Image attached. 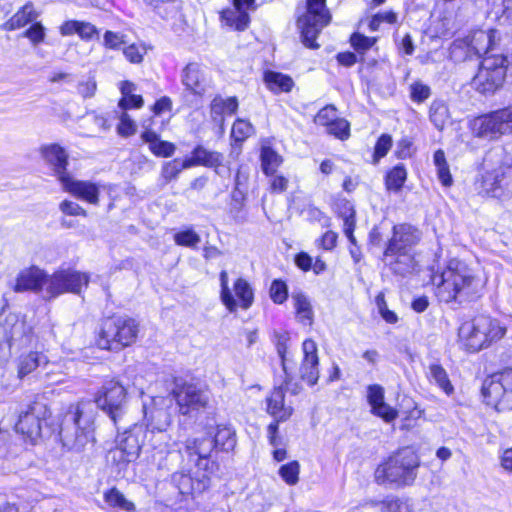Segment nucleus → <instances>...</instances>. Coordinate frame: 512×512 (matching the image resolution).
I'll use <instances>...</instances> for the list:
<instances>
[{
    "label": "nucleus",
    "mask_w": 512,
    "mask_h": 512,
    "mask_svg": "<svg viewBox=\"0 0 512 512\" xmlns=\"http://www.w3.org/2000/svg\"><path fill=\"white\" fill-rule=\"evenodd\" d=\"M432 282L436 286V296L445 303L475 301L484 290V281L457 259L450 260L440 273H435Z\"/></svg>",
    "instance_id": "nucleus-1"
},
{
    "label": "nucleus",
    "mask_w": 512,
    "mask_h": 512,
    "mask_svg": "<svg viewBox=\"0 0 512 512\" xmlns=\"http://www.w3.org/2000/svg\"><path fill=\"white\" fill-rule=\"evenodd\" d=\"M144 419V427L151 435V462L158 469H170V459H177L179 453L173 449L171 437L166 433L172 422L166 400L163 397L154 398L151 406H144Z\"/></svg>",
    "instance_id": "nucleus-2"
},
{
    "label": "nucleus",
    "mask_w": 512,
    "mask_h": 512,
    "mask_svg": "<svg viewBox=\"0 0 512 512\" xmlns=\"http://www.w3.org/2000/svg\"><path fill=\"white\" fill-rule=\"evenodd\" d=\"M419 456L410 448H403L391 455L375 470V480L381 485L404 487L411 485L417 477Z\"/></svg>",
    "instance_id": "nucleus-3"
},
{
    "label": "nucleus",
    "mask_w": 512,
    "mask_h": 512,
    "mask_svg": "<svg viewBox=\"0 0 512 512\" xmlns=\"http://www.w3.org/2000/svg\"><path fill=\"white\" fill-rule=\"evenodd\" d=\"M89 403L79 402L70 405L63 415L59 436L64 447L70 451L80 452L93 442V427L90 417L85 412Z\"/></svg>",
    "instance_id": "nucleus-4"
},
{
    "label": "nucleus",
    "mask_w": 512,
    "mask_h": 512,
    "mask_svg": "<svg viewBox=\"0 0 512 512\" xmlns=\"http://www.w3.org/2000/svg\"><path fill=\"white\" fill-rule=\"evenodd\" d=\"M139 333V323L128 316L103 319L96 332L95 344L100 349L119 351L132 345Z\"/></svg>",
    "instance_id": "nucleus-5"
},
{
    "label": "nucleus",
    "mask_w": 512,
    "mask_h": 512,
    "mask_svg": "<svg viewBox=\"0 0 512 512\" xmlns=\"http://www.w3.org/2000/svg\"><path fill=\"white\" fill-rule=\"evenodd\" d=\"M506 333L499 321L487 315H479L459 328V339L468 352H478L499 341Z\"/></svg>",
    "instance_id": "nucleus-6"
},
{
    "label": "nucleus",
    "mask_w": 512,
    "mask_h": 512,
    "mask_svg": "<svg viewBox=\"0 0 512 512\" xmlns=\"http://www.w3.org/2000/svg\"><path fill=\"white\" fill-rule=\"evenodd\" d=\"M506 71L505 56L488 55L483 58L477 74L472 79V86L481 94H493L502 87Z\"/></svg>",
    "instance_id": "nucleus-7"
},
{
    "label": "nucleus",
    "mask_w": 512,
    "mask_h": 512,
    "mask_svg": "<svg viewBox=\"0 0 512 512\" xmlns=\"http://www.w3.org/2000/svg\"><path fill=\"white\" fill-rule=\"evenodd\" d=\"M326 0H307V12L298 19L302 41L308 48H318L315 42L321 30L331 21Z\"/></svg>",
    "instance_id": "nucleus-8"
},
{
    "label": "nucleus",
    "mask_w": 512,
    "mask_h": 512,
    "mask_svg": "<svg viewBox=\"0 0 512 512\" xmlns=\"http://www.w3.org/2000/svg\"><path fill=\"white\" fill-rule=\"evenodd\" d=\"M475 136L487 140L512 133V107L502 108L476 117L471 124Z\"/></svg>",
    "instance_id": "nucleus-9"
},
{
    "label": "nucleus",
    "mask_w": 512,
    "mask_h": 512,
    "mask_svg": "<svg viewBox=\"0 0 512 512\" xmlns=\"http://www.w3.org/2000/svg\"><path fill=\"white\" fill-rule=\"evenodd\" d=\"M481 391L488 405L497 410L512 409V370H504L487 377Z\"/></svg>",
    "instance_id": "nucleus-10"
},
{
    "label": "nucleus",
    "mask_w": 512,
    "mask_h": 512,
    "mask_svg": "<svg viewBox=\"0 0 512 512\" xmlns=\"http://www.w3.org/2000/svg\"><path fill=\"white\" fill-rule=\"evenodd\" d=\"M171 394L176 401L179 413L184 416L206 408L210 401L208 390L192 382H176Z\"/></svg>",
    "instance_id": "nucleus-11"
},
{
    "label": "nucleus",
    "mask_w": 512,
    "mask_h": 512,
    "mask_svg": "<svg viewBox=\"0 0 512 512\" xmlns=\"http://www.w3.org/2000/svg\"><path fill=\"white\" fill-rule=\"evenodd\" d=\"M97 406L105 411L116 426L126 415V389L118 381H106L95 397ZM119 429V427H117Z\"/></svg>",
    "instance_id": "nucleus-12"
},
{
    "label": "nucleus",
    "mask_w": 512,
    "mask_h": 512,
    "mask_svg": "<svg viewBox=\"0 0 512 512\" xmlns=\"http://www.w3.org/2000/svg\"><path fill=\"white\" fill-rule=\"evenodd\" d=\"M147 436V429L140 424H134L124 430L117 438L116 448L110 451L112 460L118 465L136 460Z\"/></svg>",
    "instance_id": "nucleus-13"
},
{
    "label": "nucleus",
    "mask_w": 512,
    "mask_h": 512,
    "mask_svg": "<svg viewBox=\"0 0 512 512\" xmlns=\"http://www.w3.org/2000/svg\"><path fill=\"white\" fill-rule=\"evenodd\" d=\"M50 416L51 411L46 403L33 402L27 410L21 412L15 429L34 444L41 438L44 426L47 425Z\"/></svg>",
    "instance_id": "nucleus-14"
},
{
    "label": "nucleus",
    "mask_w": 512,
    "mask_h": 512,
    "mask_svg": "<svg viewBox=\"0 0 512 512\" xmlns=\"http://www.w3.org/2000/svg\"><path fill=\"white\" fill-rule=\"evenodd\" d=\"M67 164L68 162H56L53 167L63 190L80 200L97 205L99 203V186L90 181L75 179L67 171Z\"/></svg>",
    "instance_id": "nucleus-15"
},
{
    "label": "nucleus",
    "mask_w": 512,
    "mask_h": 512,
    "mask_svg": "<svg viewBox=\"0 0 512 512\" xmlns=\"http://www.w3.org/2000/svg\"><path fill=\"white\" fill-rule=\"evenodd\" d=\"M478 194L490 196L501 201L512 198V181H508L501 168L484 170L475 181Z\"/></svg>",
    "instance_id": "nucleus-16"
},
{
    "label": "nucleus",
    "mask_w": 512,
    "mask_h": 512,
    "mask_svg": "<svg viewBox=\"0 0 512 512\" xmlns=\"http://www.w3.org/2000/svg\"><path fill=\"white\" fill-rule=\"evenodd\" d=\"M0 336L13 348L27 347L33 339V327L24 316L10 313L0 322Z\"/></svg>",
    "instance_id": "nucleus-17"
},
{
    "label": "nucleus",
    "mask_w": 512,
    "mask_h": 512,
    "mask_svg": "<svg viewBox=\"0 0 512 512\" xmlns=\"http://www.w3.org/2000/svg\"><path fill=\"white\" fill-rule=\"evenodd\" d=\"M87 285L88 276L73 270L57 271L50 277L46 276L44 283L50 297H56L66 292L80 293L82 287Z\"/></svg>",
    "instance_id": "nucleus-18"
},
{
    "label": "nucleus",
    "mask_w": 512,
    "mask_h": 512,
    "mask_svg": "<svg viewBox=\"0 0 512 512\" xmlns=\"http://www.w3.org/2000/svg\"><path fill=\"white\" fill-rule=\"evenodd\" d=\"M422 239V232L408 223L396 224L392 228V235L388 239L385 248L414 251V248Z\"/></svg>",
    "instance_id": "nucleus-19"
},
{
    "label": "nucleus",
    "mask_w": 512,
    "mask_h": 512,
    "mask_svg": "<svg viewBox=\"0 0 512 512\" xmlns=\"http://www.w3.org/2000/svg\"><path fill=\"white\" fill-rule=\"evenodd\" d=\"M382 261L394 274L407 276L417 270L415 251L385 248Z\"/></svg>",
    "instance_id": "nucleus-20"
},
{
    "label": "nucleus",
    "mask_w": 512,
    "mask_h": 512,
    "mask_svg": "<svg viewBox=\"0 0 512 512\" xmlns=\"http://www.w3.org/2000/svg\"><path fill=\"white\" fill-rule=\"evenodd\" d=\"M254 0H232V6L221 12V21L226 26L243 31L248 27V11L253 8Z\"/></svg>",
    "instance_id": "nucleus-21"
},
{
    "label": "nucleus",
    "mask_w": 512,
    "mask_h": 512,
    "mask_svg": "<svg viewBox=\"0 0 512 512\" xmlns=\"http://www.w3.org/2000/svg\"><path fill=\"white\" fill-rule=\"evenodd\" d=\"M303 360L300 367L301 378L313 386L319 378V358L317 344L312 339H306L302 343Z\"/></svg>",
    "instance_id": "nucleus-22"
},
{
    "label": "nucleus",
    "mask_w": 512,
    "mask_h": 512,
    "mask_svg": "<svg viewBox=\"0 0 512 512\" xmlns=\"http://www.w3.org/2000/svg\"><path fill=\"white\" fill-rule=\"evenodd\" d=\"M182 82L188 90L198 96H202L209 86L205 70L196 63H190L185 67Z\"/></svg>",
    "instance_id": "nucleus-23"
},
{
    "label": "nucleus",
    "mask_w": 512,
    "mask_h": 512,
    "mask_svg": "<svg viewBox=\"0 0 512 512\" xmlns=\"http://www.w3.org/2000/svg\"><path fill=\"white\" fill-rule=\"evenodd\" d=\"M45 280L44 271L32 266L19 272L13 290L15 292L39 291L44 286Z\"/></svg>",
    "instance_id": "nucleus-24"
},
{
    "label": "nucleus",
    "mask_w": 512,
    "mask_h": 512,
    "mask_svg": "<svg viewBox=\"0 0 512 512\" xmlns=\"http://www.w3.org/2000/svg\"><path fill=\"white\" fill-rule=\"evenodd\" d=\"M333 210L337 215L343 219V232L350 241L351 244H356V239L353 234L356 220H355V209L353 204L342 197H337L333 203Z\"/></svg>",
    "instance_id": "nucleus-25"
},
{
    "label": "nucleus",
    "mask_w": 512,
    "mask_h": 512,
    "mask_svg": "<svg viewBox=\"0 0 512 512\" xmlns=\"http://www.w3.org/2000/svg\"><path fill=\"white\" fill-rule=\"evenodd\" d=\"M215 450L211 437H198L187 439L185 442V451L187 455L201 466L202 461H207Z\"/></svg>",
    "instance_id": "nucleus-26"
},
{
    "label": "nucleus",
    "mask_w": 512,
    "mask_h": 512,
    "mask_svg": "<svg viewBox=\"0 0 512 512\" xmlns=\"http://www.w3.org/2000/svg\"><path fill=\"white\" fill-rule=\"evenodd\" d=\"M266 402L268 414L277 421H286L293 413V408L285 404V391L282 387L274 388Z\"/></svg>",
    "instance_id": "nucleus-27"
},
{
    "label": "nucleus",
    "mask_w": 512,
    "mask_h": 512,
    "mask_svg": "<svg viewBox=\"0 0 512 512\" xmlns=\"http://www.w3.org/2000/svg\"><path fill=\"white\" fill-rule=\"evenodd\" d=\"M43 364H47V355L40 351H29L22 353L16 359L17 377L24 379L38 368L42 369Z\"/></svg>",
    "instance_id": "nucleus-28"
},
{
    "label": "nucleus",
    "mask_w": 512,
    "mask_h": 512,
    "mask_svg": "<svg viewBox=\"0 0 512 512\" xmlns=\"http://www.w3.org/2000/svg\"><path fill=\"white\" fill-rule=\"evenodd\" d=\"M172 481L183 495L201 493L208 486V480L205 477H203V479H194L190 475L182 472L174 473Z\"/></svg>",
    "instance_id": "nucleus-29"
},
{
    "label": "nucleus",
    "mask_w": 512,
    "mask_h": 512,
    "mask_svg": "<svg viewBox=\"0 0 512 512\" xmlns=\"http://www.w3.org/2000/svg\"><path fill=\"white\" fill-rule=\"evenodd\" d=\"M498 32L496 30H476L467 38V44L476 54L487 53L494 45Z\"/></svg>",
    "instance_id": "nucleus-30"
},
{
    "label": "nucleus",
    "mask_w": 512,
    "mask_h": 512,
    "mask_svg": "<svg viewBox=\"0 0 512 512\" xmlns=\"http://www.w3.org/2000/svg\"><path fill=\"white\" fill-rule=\"evenodd\" d=\"M215 450L229 452L236 446V433L228 425H217L213 432L209 433Z\"/></svg>",
    "instance_id": "nucleus-31"
},
{
    "label": "nucleus",
    "mask_w": 512,
    "mask_h": 512,
    "mask_svg": "<svg viewBox=\"0 0 512 512\" xmlns=\"http://www.w3.org/2000/svg\"><path fill=\"white\" fill-rule=\"evenodd\" d=\"M238 109L236 97L223 98L216 96L211 102L210 113L212 119L220 125L224 122V116L234 114Z\"/></svg>",
    "instance_id": "nucleus-32"
},
{
    "label": "nucleus",
    "mask_w": 512,
    "mask_h": 512,
    "mask_svg": "<svg viewBox=\"0 0 512 512\" xmlns=\"http://www.w3.org/2000/svg\"><path fill=\"white\" fill-rule=\"evenodd\" d=\"M39 13L35 10L33 4L27 3L19 9L9 20L2 24L1 29L13 31L24 27L28 23L35 21Z\"/></svg>",
    "instance_id": "nucleus-33"
},
{
    "label": "nucleus",
    "mask_w": 512,
    "mask_h": 512,
    "mask_svg": "<svg viewBox=\"0 0 512 512\" xmlns=\"http://www.w3.org/2000/svg\"><path fill=\"white\" fill-rule=\"evenodd\" d=\"M291 299L297 321L311 326L314 321V312L309 298L303 292H293Z\"/></svg>",
    "instance_id": "nucleus-34"
},
{
    "label": "nucleus",
    "mask_w": 512,
    "mask_h": 512,
    "mask_svg": "<svg viewBox=\"0 0 512 512\" xmlns=\"http://www.w3.org/2000/svg\"><path fill=\"white\" fill-rule=\"evenodd\" d=\"M141 138L144 142L148 143L150 151L156 157L168 158L175 152L176 148L173 143L161 140L159 136L150 129H146L141 134Z\"/></svg>",
    "instance_id": "nucleus-35"
},
{
    "label": "nucleus",
    "mask_w": 512,
    "mask_h": 512,
    "mask_svg": "<svg viewBox=\"0 0 512 512\" xmlns=\"http://www.w3.org/2000/svg\"><path fill=\"white\" fill-rule=\"evenodd\" d=\"M264 82L267 88L275 94L288 93L294 87V81L290 76L275 71L265 72Z\"/></svg>",
    "instance_id": "nucleus-36"
},
{
    "label": "nucleus",
    "mask_w": 512,
    "mask_h": 512,
    "mask_svg": "<svg viewBox=\"0 0 512 512\" xmlns=\"http://www.w3.org/2000/svg\"><path fill=\"white\" fill-rule=\"evenodd\" d=\"M120 91L122 94L118 106L122 110L141 108L144 100L141 95L135 94L136 86L130 81H122L120 83Z\"/></svg>",
    "instance_id": "nucleus-37"
},
{
    "label": "nucleus",
    "mask_w": 512,
    "mask_h": 512,
    "mask_svg": "<svg viewBox=\"0 0 512 512\" xmlns=\"http://www.w3.org/2000/svg\"><path fill=\"white\" fill-rule=\"evenodd\" d=\"M427 377L430 383L437 385L446 395L453 394L454 387L446 370L440 364L433 363L429 365Z\"/></svg>",
    "instance_id": "nucleus-38"
},
{
    "label": "nucleus",
    "mask_w": 512,
    "mask_h": 512,
    "mask_svg": "<svg viewBox=\"0 0 512 512\" xmlns=\"http://www.w3.org/2000/svg\"><path fill=\"white\" fill-rule=\"evenodd\" d=\"M233 291L237 297L238 307L249 309L254 302V291L250 283L244 278H238L233 284Z\"/></svg>",
    "instance_id": "nucleus-39"
},
{
    "label": "nucleus",
    "mask_w": 512,
    "mask_h": 512,
    "mask_svg": "<svg viewBox=\"0 0 512 512\" xmlns=\"http://www.w3.org/2000/svg\"><path fill=\"white\" fill-rule=\"evenodd\" d=\"M280 162H262V171L270 177V187L273 192H283L287 188L288 178L278 171Z\"/></svg>",
    "instance_id": "nucleus-40"
},
{
    "label": "nucleus",
    "mask_w": 512,
    "mask_h": 512,
    "mask_svg": "<svg viewBox=\"0 0 512 512\" xmlns=\"http://www.w3.org/2000/svg\"><path fill=\"white\" fill-rule=\"evenodd\" d=\"M198 162H166L162 167V177L166 181H170L175 178L179 172L183 169L189 168ZM209 167H214L216 172L219 173V169L223 168L222 162H203Z\"/></svg>",
    "instance_id": "nucleus-41"
},
{
    "label": "nucleus",
    "mask_w": 512,
    "mask_h": 512,
    "mask_svg": "<svg viewBox=\"0 0 512 512\" xmlns=\"http://www.w3.org/2000/svg\"><path fill=\"white\" fill-rule=\"evenodd\" d=\"M65 363L63 362H50L47 358V364H43L40 370L41 378L49 384L63 383L66 373L64 371Z\"/></svg>",
    "instance_id": "nucleus-42"
},
{
    "label": "nucleus",
    "mask_w": 512,
    "mask_h": 512,
    "mask_svg": "<svg viewBox=\"0 0 512 512\" xmlns=\"http://www.w3.org/2000/svg\"><path fill=\"white\" fill-rule=\"evenodd\" d=\"M104 501L109 507L114 509L125 512H133L135 510V504L128 500L117 488H111L106 491L104 493Z\"/></svg>",
    "instance_id": "nucleus-43"
},
{
    "label": "nucleus",
    "mask_w": 512,
    "mask_h": 512,
    "mask_svg": "<svg viewBox=\"0 0 512 512\" xmlns=\"http://www.w3.org/2000/svg\"><path fill=\"white\" fill-rule=\"evenodd\" d=\"M39 156L45 160H68L69 153L64 145L50 142L39 147Z\"/></svg>",
    "instance_id": "nucleus-44"
},
{
    "label": "nucleus",
    "mask_w": 512,
    "mask_h": 512,
    "mask_svg": "<svg viewBox=\"0 0 512 512\" xmlns=\"http://www.w3.org/2000/svg\"><path fill=\"white\" fill-rule=\"evenodd\" d=\"M220 280V298L224 306L227 308L229 312H235L238 309V304L236 299L234 298L229 286H228V273L223 270L219 275Z\"/></svg>",
    "instance_id": "nucleus-45"
},
{
    "label": "nucleus",
    "mask_w": 512,
    "mask_h": 512,
    "mask_svg": "<svg viewBox=\"0 0 512 512\" xmlns=\"http://www.w3.org/2000/svg\"><path fill=\"white\" fill-rule=\"evenodd\" d=\"M429 116L435 127L442 129L449 118L448 108L443 102L433 101L430 106Z\"/></svg>",
    "instance_id": "nucleus-46"
},
{
    "label": "nucleus",
    "mask_w": 512,
    "mask_h": 512,
    "mask_svg": "<svg viewBox=\"0 0 512 512\" xmlns=\"http://www.w3.org/2000/svg\"><path fill=\"white\" fill-rule=\"evenodd\" d=\"M407 178V172L401 165L394 167L386 176V187L391 191H399Z\"/></svg>",
    "instance_id": "nucleus-47"
},
{
    "label": "nucleus",
    "mask_w": 512,
    "mask_h": 512,
    "mask_svg": "<svg viewBox=\"0 0 512 512\" xmlns=\"http://www.w3.org/2000/svg\"><path fill=\"white\" fill-rule=\"evenodd\" d=\"M280 143L275 138L262 139L260 142V160H278Z\"/></svg>",
    "instance_id": "nucleus-48"
},
{
    "label": "nucleus",
    "mask_w": 512,
    "mask_h": 512,
    "mask_svg": "<svg viewBox=\"0 0 512 512\" xmlns=\"http://www.w3.org/2000/svg\"><path fill=\"white\" fill-rule=\"evenodd\" d=\"M147 48L143 43H132L123 47V55L132 64L142 63Z\"/></svg>",
    "instance_id": "nucleus-49"
},
{
    "label": "nucleus",
    "mask_w": 512,
    "mask_h": 512,
    "mask_svg": "<svg viewBox=\"0 0 512 512\" xmlns=\"http://www.w3.org/2000/svg\"><path fill=\"white\" fill-rule=\"evenodd\" d=\"M174 241L179 246L195 249L201 242V237L193 229L179 231L174 235Z\"/></svg>",
    "instance_id": "nucleus-50"
},
{
    "label": "nucleus",
    "mask_w": 512,
    "mask_h": 512,
    "mask_svg": "<svg viewBox=\"0 0 512 512\" xmlns=\"http://www.w3.org/2000/svg\"><path fill=\"white\" fill-rule=\"evenodd\" d=\"M254 132L252 124L244 119H237L231 131V137L235 142H243Z\"/></svg>",
    "instance_id": "nucleus-51"
},
{
    "label": "nucleus",
    "mask_w": 512,
    "mask_h": 512,
    "mask_svg": "<svg viewBox=\"0 0 512 512\" xmlns=\"http://www.w3.org/2000/svg\"><path fill=\"white\" fill-rule=\"evenodd\" d=\"M300 464L298 461H291L279 469V475L288 485H296L299 481Z\"/></svg>",
    "instance_id": "nucleus-52"
},
{
    "label": "nucleus",
    "mask_w": 512,
    "mask_h": 512,
    "mask_svg": "<svg viewBox=\"0 0 512 512\" xmlns=\"http://www.w3.org/2000/svg\"><path fill=\"white\" fill-rule=\"evenodd\" d=\"M126 44V35L122 32L107 30L103 34V46L108 50H119Z\"/></svg>",
    "instance_id": "nucleus-53"
},
{
    "label": "nucleus",
    "mask_w": 512,
    "mask_h": 512,
    "mask_svg": "<svg viewBox=\"0 0 512 512\" xmlns=\"http://www.w3.org/2000/svg\"><path fill=\"white\" fill-rule=\"evenodd\" d=\"M23 37L27 38L32 46H38L45 40L46 29L40 22H35L24 31Z\"/></svg>",
    "instance_id": "nucleus-54"
},
{
    "label": "nucleus",
    "mask_w": 512,
    "mask_h": 512,
    "mask_svg": "<svg viewBox=\"0 0 512 512\" xmlns=\"http://www.w3.org/2000/svg\"><path fill=\"white\" fill-rule=\"evenodd\" d=\"M410 98L412 101L422 103L431 95V89L422 81H414L409 87Z\"/></svg>",
    "instance_id": "nucleus-55"
},
{
    "label": "nucleus",
    "mask_w": 512,
    "mask_h": 512,
    "mask_svg": "<svg viewBox=\"0 0 512 512\" xmlns=\"http://www.w3.org/2000/svg\"><path fill=\"white\" fill-rule=\"evenodd\" d=\"M327 132L340 140H345L350 136V125L347 120L336 118L327 127Z\"/></svg>",
    "instance_id": "nucleus-56"
},
{
    "label": "nucleus",
    "mask_w": 512,
    "mask_h": 512,
    "mask_svg": "<svg viewBox=\"0 0 512 512\" xmlns=\"http://www.w3.org/2000/svg\"><path fill=\"white\" fill-rule=\"evenodd\" d=\"M270 298L276 304H283L288 298V287L282 280L275 279L270 286Z\"/></svg>",
    "instance_id": "nucleus-57"
},
{
    "label": "nucleus",
    "mask_w": 512,
    "mask_h": 512,
    "mask_svg": "<svg viewBox=\"0 0 512 512\" xmlns=\"http://www.w3.org/2000/svg\"><path fill=\"white\" fill-rule=\"evenodd\" d=\"M375 303L381 317L390 324H394L398 321V317L394 311L388 309L383 293H379L375 298Z\"/></svg>",
    "instance_id": "nucleus-58"
},
{
    "label": "nucleus",
    "mask_w": 512,
    "mask_h": 512,
    "mask_svg": "<svg viewBox=\"0 0 512 512\" xmlns=\"http://www.w3.org/2000/svg\"><path fill=\"white\" fill-rule=\"evenodd\" d=\"M118 134L123 137H128L136 132V124L130 118V116L126 113L125 110H122L121 115L119 117V124L117 126Z\"/></svg>",
    "instance_id": "nucleus-59"
},
{
    "label": "nucleus",
    "mask_w": 512,
    "mask_h": 512,
    "mask_svg": "<svg viewBox=\"0 0 512 512\" xmlns=\"http://www.w3.org/2000/svg\"><path fill=\"white\" fill-rule=\"evenodd\" d=\"M371 413L377 417L383 419L386 423L393 422L398 417V411L387 404L385 401L374 407Z\"/></svg>",
    "instance_id": "nucleus-60"
},
{
    "label": "nucleus",
    "mask_w": 512,
    "mask_h": 512,
    "mask_svg": "<svg viewBox=\"0 0 512 512\" xmlns=\"http://www.w3.org/2000/svg\"><path fill=\"white\" fill-rule=\"evenodd\" d=\"M367 401L371 406V410L385 401L384 388L378 384L369 385L367 387Z\"/></svg>",
    "instance_id": "nucleus-61"
},
{
    "label": "nucleus",
    "mask_w": 512,
    "mask_h": 512,
    "mask_svg": "<svg viewBox=\"0 0 512 512\" xmlns=\"http://www.w3.org/2000/svg\"><path fill=\"white\" fill-rule=\"evenodd\" d=\"M76 89L83 99L92 98L97 90V82L94 77H89L86 80L79 81Z\"/></svg>",
    "instance_id": "nucleus-62"
},
{
    "label": "nucleus",
    "mask_w": 512,
    "mask_h": 512,
    "mask_svg": "<svg viewBox=\"0 0 512 512\" xmlns=\"http://www.w3.org/2000/svg\"><path fill=\"white\" fill-rule=\"evenodd\" d=\"M337 118L336 109L332 105L322 108L314 118L316 124L326 128Z\"/></svg>",
    "instance_id": "nucleus-63"
},
{
    "label": "nucleus",
    "mask_w": 512,
    "mask_h": 512,
    "mask_svg": "<svg viewBox=\"0 0 512 512\" xmlns=\"http://www.w3.org/2000/svg\"><path fill=\"white\" fill-rule=\"evenodd\" d=\"M350 42L355 50L359 52H365L376 43V38L367 37L362 34L355 33L351 36Z\"/></svg>",
    "instance_id": "nucleus-64"
}]
</instances>
